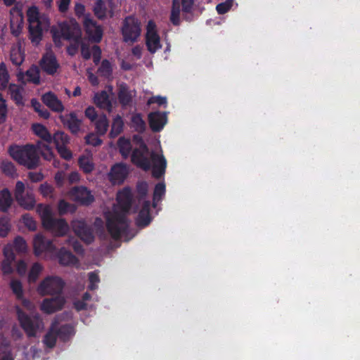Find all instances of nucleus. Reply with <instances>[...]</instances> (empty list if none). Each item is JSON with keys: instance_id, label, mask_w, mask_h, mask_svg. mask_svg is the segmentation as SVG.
Returning a JSON list of instances; mask_svg holds the SVG:
<instances>
[{"instance_id": "31", "label": "nucleus", "mask_w": 360, "mask_h": 360, "mask_svg": "<svg viewBox=\"0 0 360 360\" xmlns=\"http://www.w3.org/2000/svg\"><path fill=\"white\" fill-rule=\"evenodd\" d=\"M124 122L122 117L119 115H116L112 123L111 129L109 133V136L111 139L117 137L123 131Z\"/></svg>"}, {"instance_id": "62", "label": "nucleus", "mask_w": 360, "mask_h": 360, "mask_svg": "<svg viewBox=\"0 0 360 360\" xmlns=\"http://www.w3.org/2000/svg\"><path fill=\"white\" fill-rule=\"evenodd\" d=\"M153 103H157L159 105H165L167 103V99L160 96H152L148 100L147 105H150Z\"/></svg>"}, {"instance_id": "45", "label": "nucleus", "mask_w": 360, "mask_h": 360, "mask_svg": "<svg viewBox=\"0 0 360 360\" xmlns=\"http://www.w3.org/2000/svg\"><path fill=\"white\" fill-rule=\"evenodd\" d=\"M13 248L18 253H24L27 251V243L25 239L18 236L15 238L13 243L11 244Z\"/></svg>"}, {"instance_id": "41", "label": "nucleus", "mask_w": 360, "mask_h": 360, "mask_svg": "<svg viewBox=\"0 0 360 360\" xmlns=\"http://www.w3.org/2000/svg\"><path fill=\"white\" fill-rule=\"evenodd\" d=\"M78 165L80 167V169L84 172L85 174H89L91 173L94 168V165L93 162L89 160V158L85 155H82L79 157L78 160Z\"/></svg>"}, {"instance_id": "11", "label": "nucleus", "mask_w": 360, "mask_h": 360, "mask_svg": "<svg viewBox=\"0 0 360 360\" xmlns=\"http://www.w3.org/2000/svg\"><path fill=\"white\" fill-rule=\"evenodd\" d=\"M71 226L75 233L85 243L91 244L94 240L93 230L84 220H73Z\"/></svg>"}, {"instance_id": "20", "label": "nucleus", "mask_w": 360, "mask_h": 360, "mask_svg": "<svg viewBox=\"0 0 360 360\" xmlns=\"http://www.w3.org/2000/svg\"><path fill=\"white\" fill-rule=\"evenodd\" d=\"M41 101L48 108L54 112H62L64 110L63 103L52 91H49L43 94Z\"/></svg>"}, {"instance_id": "14", "label": "nucleus", "mask_w": 360, "mask_h": 360, "mask_svg": "<svg viewBox=\"0 0 360 360\" xmlns=\"http://www.w3.org/2000/svg\"><path fill=\"white\" fill-rule=\"evenodd\" d=\"M65 303V298L61 295H58L51 298L44 299L40 308L43 312L50 314L62 309Z\"/></svg>"}, {"instance_id": "33", "label": "nucleus", "mask_w": 360, "mask_h": 360, "mask_svg": "<svg viewBox=\"0 0 360 360\" xmlns=\"http://www.w3.org/2000/svg\"><path fill=\"white\" fill-rule=\"evenodd\" d=\"M94 122L96 134L99 136L105 134L109 127V122L106 115L102 114Z\"/></svg>"}, {"instance_id": "57", "label": "nucleus", "mask_w": 360, "mask_h": 360, "mask_svg": "<svg viewBox=\"0 0 360 360\" xmlns=\"http://www.w3.org/2000/svg\"><path fill=\"white\" fill-rule=\"evenodd\" d=\"M72 43L67 47V53L71 56H74L78 51L79 46L82 44L81 39L72 40Z\"/></svg>"}, {"instance_id": "46", "label": "nucleus", "mask_w": 360, "mask_h": 360, "mask_svg": "<svg viewBox=\"0 0 360 360\" xmlns=\"http://www.w3.org/2000/svg\"><path fill=\"white\" fill-rule=\"evenodd\" d=\"M42 271V266L41 265L38 263H34L32 266L30 272L28 274V281L30 283H34Z\"/></svg>"}, {"instance_id": "16", "label": "nucleus", "mask_w": 360, "mask_h": 360, "mask_svg": "<svg viewBox=\"0 0 360 360\" xmlns=\"http://www.w3.org/2000/svg\"><path fill=\"white\" fill-rule=\"evenodd\" d=\"M34 252L39 256L44 252H53L56 250L51 240L46 239L42 235H37L33 241Z\"/></svg>"}, {"instance_id": "35", "label": "nucleus", "mask_w": 360, "mask_h": 360, "mask_svg": "<svg viewBox=\"0 0 360 360\" xmlns=\"http://www.w3.org/2000/svg\"><path fill=\"white\" fill-rule=\"evenodd\" d=\"M180 11H181V1L180 0H173L171 15H170V21L175 26H178L180 24Z\"/></svg>"}, {"instance_id": "50", "label": "nucleus", "mask_w": 360, "mask_h": 360, "mask_svg": "<svg viewBox=\"0 0 360 360\" xmlns=\"http://www.w3.org/2000/svg\"><path fill=\"white\" fill-rule=\"evenodd\" d=\"M11 229L10 219L7 217L0 218V236L6 237Z\"/></svg>"}, {"instance_id": "54", "label": "nucleus", "mask_w": 360, "mask_h": 360, "mask_svg": "<svg viewBox=\"0 0 360 360\" xmlns=\"http://www.w3.org/2000/svg\"><path fill=\"white\" fill-rule=\"evenodd\" d=\"M10 58L12 63L16 66H20L24 61V56L20 51H12Z\"/></svg>"}, {"instance_id": "23", "label": "nucleus", "mask_w": 360, "mask_h": 360, "mask_svg": "<svg viewBox=\"0 0 360 360\" xmlns=\"http://www.w3.org/2000/svg\"><path fill=\"white\" fill-rule=\"evenodd\" d=\"M134 96L135 93L134 94H132V91L129 89L126 83H122L119 85L117 98L122 107L125 108L130 106L132 103L133 97Z\"/></svg>"}, {"instance_id": "56", "label": "nucleus", "mask_w": 360, "mask_h": 360, "mask_svg": "<svg viewBox=\"0 0 360 360\" xmlns=\"http://www.w3.org/2000/svg\"><path fill=\"white\" fill-rule=\"evenodd\" d=\"M89 285L88 289L94 290L98 288L97 283L100 282V278L97 273L91 271L89 274Z\"/></svg>"}, {"instance_id": "38", "label": "nucleus", "mask_w": 360, "mask_h": 360, "mask_svg": "<svg viewBox=\"0 0 360 360\" xmlns=\"http://www.w3.org/2000/svg\"><path fill=\"white\" fill-rule=\"evenodd\" d=\"M53 141L56 148L58 146H66L70 142V136L65 132L58 131L52 136Z\"/></svg>"}, {"instance_id": "4", "label": "nucleus", "mask_w": 360, "mask_h": 360, "mask_svg": "<svg viewBox=\"0 0 360 360\" xmlns=\"http://www.w3.org/2000/svg\"><path fill=\"white\" fill-rule=\"evenodd\" d=\"M37 212L41 217L42 225L45 229L51 231L56 236H63L68 233L69 226L66 221L64 219L54 218L49 206L39 204L37 207Z\"/></svg>"}, {"instance_id": "36", "label": "nucleus", "mask_w": 360, "mask_h": 360, "mask_svg": "<svg viewBox=\"0 0 360 360\" xmlns=\"http://www.w3.org/2000/svg\"><path fill=\"white\" fill-rule=\"evenodd\" d=\"M131 126L139 134H142L145 131L146 124L142 118L141 114L136 113L131 117Z\"/></svg>"}, {"instance_id": "61", "label": "nucleus", "mask_w": 360, "mask_h": 360, "mask_svg": "<svg viewBox=\"0 0 360 360\" xmlns=\"http://www.w3.org/2000/svg\"><path fill=\"white\" fill-rule=\"evenodd\" d=\"M92 56L94 63L95 65H98L101 58V49L98 45L92 46Z\"/></svg>"}, {"instance_id": "18", "label": "nucleus", "mask_w": 360, "mask_h": 360, "mask_svg": "<svg viewBox=\"0 0 360 360\" xmlns=\"http://www.w3.org/2000/svg\"><path fill=\"white\" fill-rule=\"evenodd\" d=\"M18 80L22 84L27 82L34 84H40V73L39 68L32 65L25 72L20 71L17 74Z\"/></svg>"}, {"instance_id": "27", "label": "nucleus", "mask_w": 360, "mask_h": 360, "mask_svg": "<svg viewBox=\"0 0 360 360\" xmlns=\"http://www.w3.org/2000/svg\"><path fill=\"white\" fill-rule=\"evenodd\" d=\"M93 11L99 20H104L108 15L110 18L113 16V11L108 9L103 0H96Z\"/></svg>"}, {"instance_id": "28", "label": "nucleus", "mask_w": 360, "mask_h": 360, "mask_svg": "<svg viewBox=\"0 0 360 360\" xmlns=\"http://www.w3.org/2000/svg\"><path fill=\"white\" fill-rule=\"evenodd\" d=\"M13 202L10 191L5 188L0 191V211L6 212L11 207Z\"/></svg>"}, {"instance_id": "15", "label": "nucleus", "mask_w": 360, "mask_h": 360, "mask_svg": "<svg viewBox=\"0 0 360 360\" xmlns=\"http://www.w3.org/2000/svg\"><path fill=\"white\" fill-rule=\"evenodd\" d=\"M150 128L153 132L162 131L167 122V112L155 111L151 112L148 115Z\"/></svg>"}, {"instance_id": "51", "label": "nucleus", "mask_w": 360, "mask_h": 360, "mask_svg": "<svg viewBox=\"0 0 360 360\" xmlns=\"http://www.w3.org/2000/svg\"><path fill=\"white\" fill-rule=\"evenodd\" d=\"M13 292L15 295L17 299H22L23 296L22 285L20 281L12 280L10 283Z\"/></svg>"}, {"instance_id": "59", "label": "nucleus", "mask_w": 360, "mask_h": 360, "mask_svg": "<svg viewBox=\"0 0 360 360\" xmlns=\"http://www.w3.org/2000/svg\"><path fill=\"white\" fill-rule=\"evenodd\" d=\"M60 156L65 160H70L72 158V153L66 146H58L56 148Z\"/></svg>"}, {"instance_id": "43", "label": "nucleus", "mask_w": 360, "mask_h": 360, "mask_svg": "<svg viewBox=\"0 0 360 360\" xmlns=\"http://www.w3.org/2000/svg\"><path fill=\"white\" fill-rule=\"evenodd\" d=\"M1 168L2 172L8 176L14 177L18 175L15 165L10 161L2 162Z\"/></svg>"}, {"instance_id": "2", "label": "nucleus", "mask_w": 360, "mask_h": 360, "mask_svg": "<svg viewBox=\"0 0 360 360\" xmlns=\"http://www.w3.org/2000/svg\"><path fill=\"white\" fill-rule=\"evenodd\" d=\"M133 200V195L130 188L125 187L117 195V201L120 211H115L106 219V228L111 237L118 240L122 235L127 233L129 226L127 218Z\"/></svg>"}, {"instance_id": "19", "label": "nucleus", "mask_w": 360, "mask_h": 360, "mask_svg": "<svg viewBox=\"0 0 360 360\" xmlns=\"http://www.w3.org/2000/svg\"><path fill=\"white\" fill-rule=\"evenodd\" d=\"M60 33L62 37L68 41L81 39L82 32L77 25H70L68 22H63L60 25Z\"/></svg>"}, {"instance_id": "60", "label": "nucleus", "mask_w": 360, "mask_h": 360, "mask_svg": "<svg viewBox=\"0 0 360 360\" xmlns=\"http://www.w3.org/2000/svg\"><path fill=\"white\" fill-rule=\"evenodd\" d=\"M84 115L91 122H94L98 118L97 112L94 106L87 107L85 109Z\"/></svg>"}, {"instance_id": "37", "label": "nucleus", "mask_w": 360, "mask_h": 360, "mask_svg": "<svg viewBox=\"0 0 360 360\" xmlns=\"http://www.w3.org/2000/svg\"><path fill=\"white\" fill-rule=\"evenodd\" d=\"M166 191L165 184L162 182L158 183L154 188L153 196V207H155L158 202L162 200Z\"/></svg>"}, {"instance_id": "49", "label": "nucleus", "mask_w": 360, "mask_h": 360, "mask_svg": "<svg viewBox=\"0 0 360 360\" xmlns=\"http://www.w3.org/2000/svg\"><path fill=\"white\" fill-rule=\"evenodd\" d=\"M27 16L29 25L41 22L39 20V11L35 6L31 7L28 9Z\"/></svg>"}, {"instance_id": "52", "label": "nucleus", "mask_w": 360, "mask_h": 360, "mask_svg": "<svg viewBox=\"0 0 360 360\" xmlns=\"http://www.w3.org/2000/svg\"><path fill=\"white\" fill-rule=\"evenodd\" d=\"M233 4V0H226L224 2L219 4L216 6V10L220 15L225 14L231 8Z\"/></svg>"}, {"instance_id": "5", "label": "nucleus", "mask_w": 360, "mask_h": 360, "mask_svg": "<svg viewBox=\"0 0 360 360\" xmlns=\"http://www.w3.org/2000/svg\"><path fill=\"white\" fill-rule=\"evenodd\" d=\"M15 309L20 327L28 338H35L38 331L44 326L42 319L39 315L30 316L18 306Z\"/></svg>"}, {"instance_id": "47", "label": "nucleus", "mask_w": 360, "mask_h": 360, "mask_svg": "<svg viewBox=\"0 0 360 360\" xmlns=\"http://www.w3.org/2000/svg\"><path fill=\"white\" fill-rule=\"evenodd\" d=\"M139 200L144 199L148 192V184L145 181H139L136 187Z\"/></svg>"}, {"instance_id": "63", "label": "nucleus", "mask_w": 360, "mask_h": 360, "mask_svg": "<svg viewBox=\"0 0 360 360\" xmlns=\"http://www.w3.org/2000/svg\"><path fill=\"white\" fill-rule=\"evenodd\" d=\"M13 261L4 259L1 262V270L5 275L11 274L13 272Z\"/></svg>"}, {"instance_id": "40", "label": "nucleus", "mask_w": 360, "mask_h": 360, "mask_svg": "<svg viewBox=\"0 0 360 360\" xmlns=\"http://www.w3.org/2000/svg\"><path fill=\"white\" fill-rule=\"evenodd\" d=\"M9 91L11 98L14 101L17 105H23V97L20 89L15 84L9 86Z\"/></svg>"}, {"instance_id": "21", "label": "nucleus", "mask_w": 360, "mask_h": 360, "mask_svg": "<svg viewBox=\"0 0 360 360\" xmlns=\"http://www.w3.org/2000/svg\"><path fill=\"white\" fill-rule=\"evenodd\" d=\"M40 66L46 74L53 75L57 72L59 64L54 55L46 54L40 60Z\"/></svg>"}, {"instance_id": "29", "label": "nucleus", "mask_w": 360, "mask_h": 360, "mask_svg": "<svg viewBox=\"0 0 360 360\" xmlns=\"http://www.w3.org/2000/svg\"><path fill=\"white\" fill-rule=\"evenodd\" d=\"M29 38L32 43L38 44L42 39V27L41 23L30 24L28 26Z\"/></svg>"}, {"instance_id": "10", "label": "nucleus", "mask_w": 360, "mask_h": 360, "mask_svg": "<svg viewBox=\"0 0 360 360\" xmlns=\"http://www.w3.org/2000/svg\"><path fill=\"white\" fill-rule=\"evenodd\" d=\"M83 25L89 39L91 42L99 43L103 37L102 27L91 18L90 14L85 15Z\"/></svg>"}, {"instance_id": "6", "label": "nucleus", "mask_w": 360, "mask_h": 360, "mask_svg": "<svg viewBox=\"0 0 360 360\" xmlns=\"http://www.w3.org/2000/svg\"><path fill=\"white\" fill-rule=\"evenodd\" d=\"M141 22L134 16H127L123 21L122 34L126 43L136 42L141 35Z\"/></svg>"}, {"instance_id": "13", "label": "nucleus", "mask_w": 360, "mask_h": 360, "mask_svg": "<svg viewBox=\"0 0 360 360\" xmlns=\"http://www.w3.org/2000/svg\"><path fill=\"white\" fill-rule=\"evenodd\" d=\"M70 195L75 202L82 205H89L95 200L91 191L84 186L72 187L70 191Z\"/></svg>"}, {"instance_id": "17", "label": "nucleus", "mask_w": 360, "mask_h": 360, "mask_svg": "<svg viewBox=\"0 0 360 360\" xmlns=\"http://www.w3.org/2000/svg\"><path fill=\"white\" fill-rule=\"evenodd\" d=\"M129 174L127 165L124 163H116L109 172V180L113 184H121L124 182Z\"/></svg>"}, {"instance_id": "8", "label": "nucleus", "mask_w": 360, "mask_h": 360, "mask_svg": "<svg viewBox=\"0 0 360 360\" xmlns=\"http://www.w3.org/2000/svg\"><path fill=\"white\" fill-rule=\"evenodd\" d=\"M25 186L22 181H18L14 190L15 199L18 205L25 210H31L35 205V200L32 193L27 192L24 195Z\"/></svg>"}, {"instance_id": "64", "label": "nucleus", "mask_w": 360, "mask_h": 360, "mask_svg": "<svg viewBox=\"0 0 360 360\" xmlns=\"http://www.w3.org/2000/svg\"><path fill=\"white\" fill-rule=\"evenodd\" d=\"M40 193L45 197L49 196L53 192L52 186L47 183L41 184L39 187Z\"/></svg>"}, {"instance_id": "1", "label": "nucleus", "mask_w": 360, "mask_h": 360, "mask_svg": "<svg viewBox=\"0 0 360 360\" xmlns=\"http://www.w3.org/2000/svg\"><path fill=\"white\" fill-rule=\"evenodd\" d=\"M8 153L17 163L30 170L39 167V153L46 160H51L53 157L51 148L47 144H43L41 141H37L35 145L12 144L8 148Z\"/></svg>"}, {"instance_id": "25", "label": "nucleus", "mask_w": 360, "mask_h": 360, "mask_svg": "<svg viewBox=\"0 0 360 360\" xmlns=\"http://www.w3.org/2000/svg\"><path fill=\"white\" fill-rule=\"evenodd\" d=\"M58 262L62 266H73L78 263L77 258L65 248H61L57 253Z\"/></svg>"}, {"instance_id": "55", "label": "nucleus", "mask_w": 360, "mask_h": 360, "mask_svg": "<svg viewBox=\"0 0 360 360\" xmlns=\"http://www.w3.org/2000/svg\"><path fill=\"white\" fill-rule=\"evenodd\" d=\"M86 143L92 146H98L101 145L102 140L98 136L97 134L90 133L85 137Z\"/></svg>"}, {"instance_id": "30", "label": "nucleus", "mask_w": 360, "mask_h": 360, "mask_svg": "<svg viewBox=\"0 0 360 360\" xmlns=\"http://www.w3.org/2000/svg\"><path fill=\"white\" fill-rule=\"evenodd\" d=\"M58 338L56 332V323H53L48 332L44 337L43 342L49 348H53L56 346L57 338Z\"/></svg>"}, {"instance_id": "48", "label": "nucleus", "mask_w": 360, "mask_h": 360, "mask_svg": "<svg viewBox=\"0 0 360 360\" xmlns=\"http://www.w3.org/2000/svg\"><path fill=\"white\" fill-rule=\"evenodd\" d=\"M58 212L63 215L68 212L73 213L75 211V207L72 204L68 202L65 200H60L58 205Z\"/></svg>"}, {"instance_id": "24", "label": "nucleus", "mask_w": 360, "mask_h": 360, "mask_svg": "<svg viewBox=\"0 0 360 360\" xmlns=\"http://www.w3.org/2000/svg\"><path fill=\"white\" fill-rule=\"evenodd\" d=\"M93 100L95 105L100 109L106 110L109 112L111 111L112 106L106 91L103 90L96 93Z\"/></svg>"}, {"instance_id": "12", "label": "nucleus", "mask_w": 360, "mask_h": 360, "mask_svg": "<svg viewBox=\"0 0 360 360\" xmlns=\"http://www.w3.org/2000/svg\"><path fill=\"white\" fill-rule=\"evenodd\" d=\"M59 119L63 127L68 129L72 134L77 135L81 131L82 119L78 117L76 111L61 114L59 115Z\"/></svg>"}, {"instance_id": "58", "label": "nucleus", "mask_w": 360, "mask_h": 360, "mask_svg": "<svg viewBox=\"0 0 360 360\" xmlns=\"http://www.w3.org/2000/svg\"><path fill=\"white\" fill-rule=\"evenodd\" d=\"M14 249L11 244H7L3 250L4 259L14 262L15 259V255L14 253Z\"/></svg>"}, {"instance_id": "44", "label": "nucleus", "mask_w": 360, "mask_h": 360, "mask_svg": "<svg viewBox=\"0 0 360 360\" xmlns=\"http://www.w3.org/2000/svg\"><path fill=\"white\" fill-rule=\"evenodd\" d=\"M9 82V75L4 63L0 64V90L7 88Z\"/></svg>"}, {"instance_id": "42", "label": "nucleus", "mask_w": 360, "mask_h": 360, "mask_svg": "<svg viewBox=\"0 0 360 360\" xmlns=\"http://www.w3.org/2000/svg\"><path fill=\"white\" fill-rule=\"evenodd\" d=\"M31 105L33 107L34 111L37 112L41 117L44 119H48L50 117L49 111L45 108L36 98H32L31 100Z\"/></svg>"}, {"instance_id": "3", "label": "nucleus", "mask_w": 360, "mask_h": 360, "mask_svg": "<svg viewBox=\"0 0 360 360\" xmlns=\"http://www.w3.org/2000/svg\"><path fill=\"white\" fill-rule=\"evenodd\" d=\"M131 160L137 167L143 171L152 169V175L159 179L165 174L167 160L162 154L154 151L150 152L147 145L142 142L139 147L134 149Z\"/></svg>"}, {"instance_id": "53", "label": "nucleus", "mask_w": 360, "mask_h": 360, "mask_svg": "<svg viewBox=\"0 0 360 360\" xmlns=\"http://www.w3.org/2000/svg\"><path fill=\"white\" fill-rule=\"evenodd\" d=\"M22 222L26 227L30 231H35L37 229V223L30 216V214H25L22 216Z\"/></svg>"}, {"instance_id": "32", "label": "nucleus", "mask_w": 360, "mask_h": 360, "mask_svg": "<svg viewBox=\"0 0 360 360\" xmlns=\"http://www.w3.org/2000/svg\"><path fill=\"white\" fill-rule=\"evenodd\" d=\"M117 147L119 148L120 153L124 158H128L131 151V143L129 139L124 136H121L117 141Z\"/></svg>"}, {"instance_id": "34", "label": "nucleus", "mask_w": 360, "mask_h": 360, "mask_svg": "<svg viewBox=\"0 0 360 360\" xmlns=\"http://www.w3.org/2000/svg\"><path fill=\"white\" fill-rule=\"evenodd\" d=\"M56 332L60 340L66 342L74 335V328L70 324H65L59 327H56Z\"/></svg>"}, {"instance_id": "7", "label": "nucleus", "mask_w": 360, "mask_h": 360, "mask_svg": "<svg viewBox=\"0 0 360 360\" xmlns=\"http://www.w3.org/2000/svg\"><path fill=\"white\" fill-rule=\"evenodd\" d=\"M64 282L58 276H47L39 285L37 290L41 295H60Z\"/></svg>"}, {"instance_id": "9", "label": "nucleus", "mask_w": 360, "mask_h": 360, "mask_svg": "<svg viewBox=\"0 0 360 360\" xmlns=\"http://www.w3.org/2000/svg\"><path fill=\"white\" fill-rule=\"evenodd\" d=\"M146 45L150 53H155L161 49L160 37L158 33L156 24L153 20H149L146 26Z\"/></svg>"}, {"instance_id": "22", "label": "nucleus", "mask_w": 360, "mask_h": 360, "mask_svg": "<svg viewBox=\"0 0 360 360\" xmlns=\"http://www.w3.org/2000/svg\"><path fill=\"white\" fill-rule=\"evenodd\" d=\"M150 206L151 203L150 200H145L143 202L142 207L136 219V224L137 226L146 227L150 223Z\"/></svg>"}, {"instance_id": "39", "label": "nucleus", "mask_w": 360, "mask_h": 360, "mask_svg": "<svg viewBox=\"0 0 360 360\" xmlns=\"http://www.w3.org/2000/svg\"><path fill=\"white\" fill-rule=\"evenodd\" d=\"M98 73L103 77L110 78L112 74L111 63L107 59L103 60L100 67L98 68Z\"/></svg>"}, {"instance_id": "26", "label": "nucleus", "mask_w": 360, "mask_h": 360, "mask_svg": "<svg viewBox=\"0 0 360 360\" xmlns=\"http://www.w3.org/2000/svg\"><path fill=\"white\" fill-rule=\"evenodd\" d=\"M32 129L34 134L41 138L45 142H42L43 144H47L50 146L49 145L53 141L52 135L44 125L38 123L33 124Z\"/></svg>"}]
</instances>
